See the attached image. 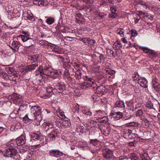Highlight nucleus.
I'll list each match as a JSON object with an SVG mask.
<instances>
[{
  "label": "nucleus",
  "mask_w": 160,
  "mask_h": 160,
  "mask_svg": "<svg viewBox=\"0 0 160 160\" xmlns=\"http://www.w3.org/2000/svg\"><path fill=\"white\" fill-rule=\"evenodd\" d=\"M25 134H22L17 138L15 141H11L7 145V149L5 151L4 155L8 157L13 158L17 153L16 149L17 145L22 146L26 143Z\"/></svg>",
  "instance_id": "obj_1"
},
{
  "label": "nucleus",
  "mask_w": 160,
  "mask_h": 160,
  "mask_svg": "<svg viewBox=\"0 0 160 160\" xmlns=\"http://www.w3.org/2000/svg\"><path fill=\"white\" fill-rule=\"evenodd\" d=\"M31 109L33 112L32 113L34 115V123L35 125H38L42 120L41 114V109L37 106H32Z\"/></svg>",
  "instance_id": "obj_2"
},
{
  "label": "nucleus",
  "mask_w": 160,
  "mask_h": 160,
  "mask_svg": "<svg viewBox=\"0 0 160 160\" xmlns=\"http://www.w3.org/2000/svg\"><path fill=\"white\" fill-rule=\"evenodd\" d=\"M6 71L9 74V80L16 82L18 79L19 78L17 73L13 68L8 67L6 69Z\"/></svg>",
  "instance_id": "obj_3"
},
{
  "label": "nucleus",
  "mask_w": 160,
  "mask_h": 160,
  "mask_svg": "<svg viewBox=\"0 0 160 160\" xmlns=\"http://www.w3.org/2000/svg\"><path fill=\"white\" fill-rule=\"evenodd\" d=\"M28 37L22 35L18 36V38H21L23 42H25L24 45L26 47H29L32 45L33 40Z\"/></svg>",
  "instance_id": "obj_4"
},
{
  "label": "nucleus",
  "mask_w": 160,
  "mask_h": 160,
  "mask_svg": "<svg viewBox=\"0 0 160 160\" xmlns=\"http://www.w3.org/2000/svg\"><path fill=\"white\" fill-rule=\"evenodd\" d=\"M42 138L43 137L42 136L36 133H33L31 135V140L36 141L37 144L34 145V146L38 147L41 146L40 145V142H41Z\"/></svg>",
  "instance_id": "obj_5"
},
{
  "label": "nucleus",
  "mask_w": 160,
  "mask_h": 160,
  "mask_svg": "<svg viewBox=\"0 0 160 160\" xmlns=\"http://www.w3.org/2000/svg\"><path fill=\"white\" fill-rule=\"evenodd\" d=\"M103 155L105 158L110 159L113 156L112 151L108 148L105 149L103 150Z\"/></svg>",
  "instance_id": "obj_6"
},
{
  "label": "nucleus",
  "mask_w": 160,
  "mask_h": 160,
  "mask_svg": "<svg viewBox=\"0 0 160 160\" xmlns=\"http://www.w3.org/2000/svg\"><path fill=\"white\" fill-rule=\"evenodd\" d=\"M50 156L58 157L61 156L63 155L62 152L58 150L52 149L50 150L48 152Z\"/></svg>",
  "instance_id": "obj_7"
},
{
  "label": "nucleus",
  "mask_w": 160,
  "mask_h": 160,
  "mask_svg": "<svg viewBox=\"0 0 160 160\" xmlns=\"http://www.w3.org/2000/svg\"><path fill=\"white\" fill-rule=\"evenodd\" d=\"M23 15L24 18L27 20L28 22H30L35 20V18L32 14H29L28 12H24L23 14Z\"/></svg>",
  "instance_id": "obj_8"
},
{
  "label": "nucleus",
  "mask_w": 160,
  "mask_h": 160,
  "mask_svg": "<svg viewBox=\"0 0 160 160\" xmlns=\"http://www.w3.org/2000/svg\"><path fill=\"white\" fill-rule=\"evenodd\" d=\"M20 43L18 42L15 41H13L11 46H10L11 49L14 52L18 51L20 47Z\"/></svg>",
  "instance_id": "obj_9"
},
{
  "label": "nucleus",
  "mask_w": 160,
  "mask_h": 160,
  "mask_svg": "<svg viewBox=\"0 0 160 160\" xmlns=\"http://www.w3.org/2000/svg\"><path fill=\"white\" fill-rule=\"evenodd\" d=\"M10 97L12 100L13 102H16L17 103L19 102H21L22 100V98L19 97V95L16 93H13Z\"/></svg>",
  "instance_id": "obj_10"
},
{
  "label": "nucleus",
  "mask_w": 160,
  "mask_h": 160,
  "mask_svg": "<svg viewBox=\"0 0 160 160\" xmlns=\"http://www.w3.org/2000/svg\"><path fill=\"white\" fill-rule=\"evenodd\" d=\"M55 88L58 89L60 92H62L66 89V85L64 82H59L55 86Z\"/></svg>",
  "instance_id": "obj_11"
},
{
  "label": "nucleus",
  "mask_w": 160,
  "mask_h": 160,
  "mask_svg": "<svg viewBox=\"0 0 160 160\" xmlns=\"http://www.w3.org/2000/svg\"><path fill=\"white\" fill-rule=\"evenodd\" d=\"M110 115L117 120L123 117V114L120 112H113L110 113Z\"/></svg>",
  "instance_id": "obj_12"
},
{
  "label": "nucleus",
  "mask_w": 160,
  "mask_h": 160,
  "mask_svg": "<svg viewBox=\"0 0 160 160\" xmlns=\"http://www.w3.org/2000/svg\"><path fill=\"white\" fill-rule=\"evenodd\" d=\"M125 105L123 101H117L115 104V107L119 109H123L124 108Z\"/></svg>",
  "instance_id": "obj_13"
},
{
  "label": "nucleus",
  "mask_w": 160,
  "mask_h": 160,
  "mask_svg": "<svg viewBox=\"0 0 160 160\" xmlns=\"http://www.w3.org/2000/svg\"><path fill=\"white\" fill-rule=\"evenodd\" d=\"M102 133L105 136H107L109 134L110 132L111 129L109 127H105L104 126H102L100 128Z\"/></svg>",
  "instance_id": "obj_14"
},
{
  "label": "nucleus",
  "mask_w": 160,
  "mask_h": 160,
  "mask_svg": "<svg viewBox=\"0 0 160 160\" xmlns=\"http://www.w3.org/2000/svg\"><path fill=\"white\" fill-rule=\"evenodd\" d=\"M38 66L37 63L31 64L26 67L24 68V71L26 72L34 70Z\"/></svg>",
  "instance_id": "obj_15"
},
{
  "label": "nucleus",
  "mask_w": 160,
  "mask_h": 160,
  "mask_svg": "<svg viewBox=\"0 0 160 160\" xmlns=\"http://www.w3.org/2000/svg\"><path fill=\"white\" fill-rule=\"evenodd\" d=\"M39 55L38 54L31 55L28 56V59L32 63L35 62L39 59Z\"/></svg>",
  "instance_id": "obj_16"
},
{
  "label": "nucleus",
  "mask_w": 160,
  "mask_h": 160,
  "mask_svg": "<svg viewBox=\"0 0 160 160\" xmlns=\"http://www.w3.org/2000/svg\"><path fill=\"white\" fill-rule=\"evenodd\" d=\"M138 83L142 87L146 88L148 87L147 85L148 82L146 78L144 77L142 78L138 81Z\"/></svg>",
  "instance_id": "obj_17"
},
{
  "label": "nucleus",
  "mask_w": 160,
  "mask_h": 160,
  "mask_svg": "<svg viewBox=\"0 0 160 160\" xmlns=\"http://www.w3.org/2000/svg\"><path fill=\"white\" fill-rule=\"evenodd\" d=\"M85 84L86 85V87H85V89L88 88H89L94 90L96 88V84L94 82H85Z\"/></svg>",
  "instance_id": "obj_18"
},
{
  "label": "nucleus",
  "mask_w": 160,
  "mask_h": 160,
  "mask_svg": "<svg viewBox=\"0 0 160 160\" xmlns=\"http://www.w3.org/2000/svg\"><path fill=\"white\" fill-rule=\"evenodd\" d=\"M42 125L46 131L49 130L50 128H52L53 127V123L51 122H44Z\"/></svg>",
  "instance_id": "obj_19"
},
{
  "label": "nucleus",
  "mask_w": 160,
  "mask_h": 160,
  "mask_svg": "<svg viewBox=\"0 0 160 160\" xmlns=\"http://www.w3.org/2000/svg\"><path fill=\"white\" fill-rule=\"evenodd\" d=\"M76 21L78 23H80L82 22V20L84 19L83 16L80 13H77L75 16Z\"/></svg>",
  "instance_id": "obj_20"
},
{
  "label": "nucleus",
  "mask_w": 160,
  "mask_h": 160,
  "mask_svg": "<svg viewBox=\"0 0 160 160\" xmlns=\"http://www.w3.org/2000/svg\"><path fill=\"white\" fill-rule=\"evenodd\" d=\"M46 22L49 25H51L55 22V19L54 18L52 17H46Z\"/></svg>",
  "instance_id": "obj_21"
},
{
  "label": "nucleus",
  "mask_w": 160,
  "mask_h": 160,
  "mask_svg": "<svg viewBox=\"0 0 160 160\" xmlns=\"http://www.w3.org/2000/svg\"><path fill=\"white\" fill-rule=\"evenodd\" d=\"M122 45L119 42L117 41L113 45V48L116 50L120 49L122 48Z\"/></svg>",
  "instance_id": "obj_22"
},
{
  "label": "nucleus",
  "mask_w": 160,
  "mask_h": 160,
  "mask_svg": "<svg viewBox=\"0 0 160 160\" xmlns=\"http://www.w3.org/2000/svg\"><path fill=\"white\" fill-rule=\"evenodd\" d=\"M44 71L45 75H47V74H49L51 69V67L48 64L45 65L43 66Z\"/></svg>",
  "instance_id": "obj_23"
},
{
  "label": "nucleus",
  "mask_w": 160,
  "mask_h": 160,
  "mask_svg": "<svg viewBox=\"0 0 160 160\" xmlns=\"http://www.w3.org/2000/svg\"><path fill=\"white\" fill-rule=\"evenodd\" d=\"M48 75L50 77L53 78H57L58 76V73L57 71H51L48 74Z\"/></svg>",
  "instance_id": "obj_24"
},
{
  "label": "nucleus",
  "mask_w": 160,
  "mask_h": 160,
  "mask_svg": "<svg viewBox=\"0 0 160 160\" xmlns=\"http://www.w3.org/2000/svg\"><path fill=\"white\" fill-rule=\"evenodd\" d=\"M36 72H38L40 73L41 76L45 75V72L44 71L43 66L42 65H40L39 66L38 69L36 71Z\"/></svg>",
  "instance_id": "obj_25"
},
{
  "label": "nucleus",
  "mask_w": 160,
  "mask_h": 160,
  "mask_svg": "<svg viewBox=\"0 0 160 160\" xmlns=\"http://www.w3.org/2000/svg\"><path fill=\"white\" fill-rule=\"evenodd\" d=\"M82 75V71L80 69L77 70L75 72V77L78 80H80L81 79Z\"/></svg>",
  "instance_id": "obj_26"
},
{
  "label": "nucleus",
  "mask_w": 160,
  "mask_h": 160,
  "mask_svg": "<svg viewBox=\"0 0 160 160\" xmlns=\"http://www.w3.org/2000/svg\"><path fill=\"white\" fill-rule=\"evenodd\" d=\"M148 55L149 58H156L158 55L154 51L151 50L149 51Z\"/></svg>",
  "instance_id": "obj_27"
},
{
  "label": "nucleus",
  "mask_w": 160,
  "mask_h": 160,
  "mask_svg": "<svg viewBox=\"0 0 160 160\" xmlns=\"http://www.w3.org/2000/svg\"><path fill=\"white\" fill-rule=\"evenodd\" d=\"M154 103H152L151 101H149L146 103V105L147 107L149 109H153L155 110V108L154 107Z\"/></svg>",
  "instance_id": "obj_28"
},
{
  "label": "nucleus",
  "mask_w": 160,
  "mask_h": 160,
  "mask_svg": "<svg viewBox=\"0 0 160 160\" xmlns=\"http://www.w3.org/2000/svg\"><path fill=\"white\" fill-rule=\"evenodd\" d=\"M83 79L84 81H87V82H94V79L90 77H89L88 75L83 76Z\"/></svg>",
  "instance_id": "obj_29"
},
{
  "label": "nucleus",
  "mask_w": 160,
  "mask_h": 160,
  "mask_svg": "<svg viewBox=\"0 0 160 160\" xmlns=\"http://www.w3.org/2000/svg\"><path fill=\"white\" fill-rule=\"evenodd\" d=\"M139 125V123L138 122H131L129 123H126V126L127 127H137Z\"/></svg>",
  "instance_id": "obj_30"
},
{
  "label": "nucleus",
  "mask_w": 160,
  "mask_h": 160,
  "mask_svg": "<svg viewBox=\"0 0 160 160\" xmlns=\"http://www.w3.org/2000/svg\"><path fill=\"white\" fill-rule=\"evenodd\" d=\"M71 125V123L69 120H63L62 122V125L66 127H69Z\"/></svg>",
  "instance_id": "obj_31"
},
{
  "label": "nucleus",
  "mask_w": 160,
  "mask_h": 160,
  "mask_svg": "<svg viewBox=\"0 0 160 160\" xmlns=\"http://www.w3.org/2000/svg\"><path fill=\"white\" fill-rule=\"evenodd\" d=\"M102 87H98L97 86H96V88L95 89L96 90V92L98 94V95L100 96L102 95V92H103L101 89Z\"/></svg>",
  "instance_id": "obj_32"
},
{
  "label": "nucleus",
  "mask_w": 160,
  "mask_h": 160,
  "mask_svg": "<svg viewBox=\"0 0 160 160\" xmlns=\"http://www.w3.org/2000/svg\"><path fill=\"white\" fill-rule=\"evenodd\" d=\"M130 158L131 160H139L138 156L135 153H132Z\"/></svg>",
  "instance_id": "obj_33"
},
{
  "label": "nucleus",
  "mask_w": 160,
  "mask_h": 160,
  "mask_svg": "<svg viewBox=\"0 0 160 160\" xmlns=\"http://www.w3.org/2000/svg\"><path fill=\"white\" fill-rule=\"evenodd\" d=\"M79 40L82 41L85 44L88 45L89 38H83L79 39Z\"/></svg>",
  "instance_id": "obj_34"
},
{
  "label": "nucleus",
  "mask_w": 160,
  "mask_h": 160,
  "mask_svg": "<svg viewBox=\"0 0 160 160\" xmlns=\"http://www.w3.org/2000/svg\"><path fill=\"white\" fill-rule=\"evenodd\" d=\"M143 114V111L141 109H140L137 111L136 113V115L137 117L141 118Z\"/></svg>",
  "instance_id": "obj_35"
},
{
  "label": "nucleus",
  "mask_w": 160,
  "mask_h": 160,
  "mask_svg": "<svg viewBox=\"0 0 160 160\" xmlns=\"http://www.w3.org/2000/svg\"><path fill=\"white\" fill-rule=\"evenodd\" d=\"M48 136L51 140L54 141L56 139V138L58 137L54 135L52 133H50L48 134Z\"/></svg>",
  "instance_id": "obj_36"
},
{
  "label": "nucleus",
  "mask_w": 160,
  "mask_h": 160,
  "mask_svg": "<svg viewBox=\"0 0 160 160\" xmlns=\"http://www.w3.org/2000/svg\"><path fill=\"white\" fill-rule=\"evenodd\" d=\"M144 135L147 139H149L151 135V132L150 131H145L144 132Z\"/></svg>",
  "instance_id": "obj_37"
},
{
  "label": "nucleus",
  "mask_w": 160,
  "mask_h": 160,
  "mask_svg": "<svg viewBox=\"0 0 160 160\" xmlns=\"http://www.w3.org/2000/svg\"><path fill=\"white\" fill-rule=\"evenodd\" d=\"M132 78L134 81L138 80V81L141 79L139 78L140 77L138 73L134 74Z\"/></svg>",
  "instance_id": "obj_38"
},
{
  "label": "nucleus",
  "mask_w": 160,
  "mask_h": 160,
  "mask_svg": "<svg viewBox=\"0 0 160 160\" xmlns=\"http://www.w3.org/2000/svg\"><path fill=\"white\" fill-rule=\"evenodd\" d=\"M32 118L30 116L28 117V114H26L25 116L23 118V121L26 122H28L29 121L32 120Z\"/></svg>",
  "instance_id": "obj_39"
},
{
  "label": "nucleus",
  "mask_w": 160,
  "mask_h": 160,
  "mask_svg": "<svg viewBox=\"0 0 160 160\" xmlns=\"http://www.w3.org/2000/svg\"><path fill=\"white\" fill-rule=\"evenodd\" d=\"M116 32L118 34L121 35V37H123V36H122L121 35L122 34L123 35H124V31L123 29L121 28H118Z\"/></svg>",
  "instance_id": "obj_40"
},
{
  "label": "nucleus",
  "mask_w": 160,
  "mask_h": 160,
  "mask_svg": "<svg viewBox=\"0 0 160 160\" xmlns=\"http://www.w3.org/2000/svg\"><path fill=\"white\" fill-rule=\"evenodd\" d=\"M101 119H102L100 122L102 123L106 124L108 122V119L105 117L103 116L102 118H101Z\"/></svg>",
  "instance_id": "obj_41"
},
{
  "label": "nucleus",
  "mask_w": 160,
  "mask_h": 160,
  "mask_svg": "<svg viewBox=\"0 0 160 160\" xmlns=\"http://www.w3.org/2000/svg\"><path fill=\"white\" fill-rule=\"evenodd\" d=\"M132 131L131 130H130L129 129H128L127 130H124V133L125 137H128V135H129L131 134L132 132Z\"/></svg>",
  "instance_id": "obj_42"
},
{
  "label": "nucleus",
  "mask_w": 160,
  "mask_h": 160,
  "mask_svg": "<svg viewBox=\"0 0 160 160\" xmlns=\"http://www.w3.org/2000/svg\"><path fill=\"white\" fill-rule=\"evenodd\" d=\"M48 42L43 40H41L39 42V43L40 44L43 46L48 45Z\"/></svg>",
  "instance_id": "obj_43"
},
{
  "label": "nucleus",
  "mask_w": 160,
  "mask_h": 160,
  "mask_svg": "<svg viewBox=\"0 0 160 160\" xmlns=\"http://www.w3.org/2000/svg\"><path fill=\"white\" fill-rule=\"evenodd\" d=\"M52 52H55L56 53H59L60 52V51L58 47L57 46H56L55 47H54V48H52Z\"/></svg>",
  "instance_id": "obj_44"
},
{
  "label": "nucleus",
  "mask_w": 160,
  "mask_h": 160,
  "mask_svg": "<svg viewBox=\"0 0 160 160\" xmlns=\"http://www.w3.org/2000/svg\"><path fill=\"white\" fill-rule=\"evenodd\" d=\"M148 154L147 153H144L141 156L142 160H148Z\"/></svg>",
  "instance_id": "obj_45"
},
{
  "label": "nucleus",
  "mask_w": 160,
  "mask_h": 160,
  "mask_svg": "<svg viewBox=\"0 0 160 160\" xmlns=\"http://www.w3.org/2000/svg\"><path fill=\"white\" fill-rule=\"evenodd\" d=\"M96 41L95 40H92L89 38L88 45L89 46H92L95 42Z\"/></svg>",
  "instance_id": "obj_46"
},
{
  "label": "nucleus",
  "mask_w": 160,
  "mask_h": 160,
  "mask_svg": "<svg viewBox=\"0 0 160 160\" xmlns=\"http://www.w3.org/2000/svg\"><path fill=\"white\" fill-rule=\"evenodd\" d=\"M127 135H128V137L129 138L131 139L132 138H134L135 137H136L137 136V134L135 133H132V132L131 134Z\"/></svg>",
  "instance_id": "obj_47"
},
{
  "label": "nucleus",
  "mask_w": 160,
  "mask_h": 160,
  "mask_svg": "<svg viewBox=\"0 0 160 160\" xmlns=\"http://www.w3.org/2000/svg\"><path fill=\"white\" fill-rule=\"evenodd\" d=\"M28 148L27 146L25 147H23L20 150V152L22 153H23L28 150Z\"/></svg>",
  "instance_id": "obj_48"
},
{
  "label": "nucleus",
  "mask_w": 160,
  "mask_h": 160,
  "mask_svg": "<svg viewBox=\"0 0 160 160\" xmlns=\"http://www.w3.org/2000/svg\"><path fill=\"white\" fill-rule=\"evenodd\" d=\"M97 115L99 116H102L104 114V112L100 110L96 111Z\"/></svg>",
  "instance_id": "obj_49"
},
{
  "label": "nucleus",
  "mask_w": 160,
  "mask_h": 160,
  "mask_svg": "<svg viewBox=\"0 0 160 160\" xmlns=\"http://www.w3.org/2000/svg\"><path fill=\"white\" fill-rule=\"evenodd\" d=\"M81 1H83L86 4H92L93 3V1L92 0H80Z\"/></svg>",
  "instance_id": "obj_50"
},
{
  "label": "nucleus",
  "mask_w": 160,
  "mask_h": 160,
  "mask_svg": "<svg viewBox=\"0 0 160 160\" xmlns=\"http://www.w3.org/2000/svg\"><path fill=\"white\" fill-rule=\"evenodd\" d=\"M132 36L133 37H136L138 34L137 31L135 30H132L131 32Z\"/></svg>",
  "instance_id": "obj_51"
},
{
  "label": "nucleus",
  "mask_w": 160,
  "mask_h": 160,
  "mask_svg": "<svg viewBox=\"0 0 160 160\" xmlns=\"http://www.w3.org/2000/svg\"><path fill=\"white\" fill-rule=\"evenodd\" d=\"M152 87L156 91H160V85L159 84H158L157 85H154Z\"/></svg>",
  "instance_id": "obj_52"
},
{
  "label": "nucleus",
  "mask_w": 160,
  "mask_h": 160,
  "mask_svg": "<svg viewBox=\"0 0 160 160\" xmlns=\"http://www.w3.org/2000/svg\"><path fill=\"white\" fill-rule=\"evenodd\" d=\"M53 88L51 87H48L47 88V91L48 93H53Z\"/></svg>",
  "instance_id": "obj_53"
},
{
  "label": "nucleus",
  "mask_w": 160,
  "mask_h": 160,
  "mask_svg": "<svg viewBox=\"0 0 160 160\" xmlns=\"http://www.w3.org/2000/svg\"><path fill=\"white\" fill-rule=\"evenodd\" d=\"M117 16V15L116 13H112L109 14V17L112 18H114L116 17Z\"/></svg>",
  "instance_id": "obj_54"
},
{
  "label": "nucleus",
  "mask_w": 160,
  "mask_h": 160,
  "mask_svg": "<svg viewBox=\"0 0 160 160\" xmlns=\"http://www.w3.org/2000/svg\"><path fill=\"white\" fill-rule=\"evenodd\" d=\"M152 86L155 85H157L158 84H159L158 82V80L156 78H154L152 81Z\"/></svg>",
  "instance_id": "obj_55"
},
{
  "label": "nucleus",
  "mask_w": 160,
  "mask_h": 160,
  "mask_svg": "<svg viewBox=\"0 0 160 160\" xmlns=\"http://www.w3.org/2000/svg\"><path fill=\"white\" fill-rule=\"evenodd\" d=\"M142 49L143 50V51L145 52V53H147L148 54L151 50L150 49H148V48L146 47H142Z\"/></svg>",
  "instance_id": "obj_56"
},
{
  "label": "nucleus",
  "mask_w": 160,
  "mask_h": 160,
  "mask_svg": "<svg viewBox=\"0 0 160 160\" xmlns=\"http://www.w3.org/2000/svg\"><path fill=\"white\" fill-rule=\"evenodd\" d=\"M137 142L134 140L133 142H128V144L131 146H135L136 145Z\"/></svg>",
  "instance_id": "obj_57"
},
{
  "label": "nucleus",
  "mask_w": 160,
  "mask_h": 160,
  "mask_svg": "<svg viewBox=\"0 0 160 160\" xmlns=\"http://www.w3.org/2000/svg\"><path fill=\"white\" fill-rule=\"evenodd\" d=\"M139 4L140 5H141L143 6H145L147 7V8L148 7L147 3H146V2H144V1H139Z\"/></svg>",
  "instance_id": "obj_58"
},
{
  "label": "nucleus",
  "mask_w": 160,
  "mask_h": 160,
  "mask_svg": "<svg viewBox=\"0 0 160 160\" xmlns=\"http://www.w3.org/2000/svg\"><path fill=\"white\" fill-rule=\"evenodd\" d=\"M51 133H52L54 135L56 136L57 137H58V134L59 133L57 129H55L52 131L51 132Z\"/></svg>",
  "instance_id": "obj_59"
},
{
  "label": "nucleus",
  "mask_w": 160,
  "mask_h": 160,
  "mask_svg": "<svg viewBox=\"0 0 160 160\" xmlns=\"http://www.w3.org/2000/svg\"><path fill=\"white\" fill-rule=\"evenodd\" d=\"M110 9H111V11L112 12V13H115L116 11V8L114 6H112V7H111L110 8Z\"/></svg>",
  "instance_id": "obj_60"
},
{
  "label": "nucleus",
  "mask_w": 160,
  "mask_h": 160,
  "mask_svg": "<svg viewBox=\"0 0 160 160\" xmlns=\"http://www.w3.org/2000/svg\"><path fill=\"white\" fill-rule=\"evenodd\" d=\"M2 78L6 80H8L9 79V75H7L5 73L2 76Z\"/></svg>",
  "instance_id": "obj_61"
},
{
  "label": "nucleus",
  "mask_w": 160,
  "mask_h": 160,
  "mask_svg": "<svg viewBox=\"0 0 160 160\" xmlns=\"http://www.w3.org/2000/svg\"><path fill=\"white\" fill-rule=\"evenodd\" d=\"M99 59L101 62H103L105 59V58L103 54H101L99 56Z\"/></svg>",
  "instance_id": "obj_62"
},
{
  "label": "nucleus",
  "mask_w": 160,
  "mask_h": 160,
  "mask_svg": "<svg viewBox=\"0 0 160 160\" xmlns=\"http://www.w3.org/2000/svg\"><path fill=\"white\" fill-rule=\"evenodd\" d=\"M22 33L23 35H25V36H26L27 37H29L30 36V34L28 32L22 31Z\"/></svg>",
  "instance_id": "obj_63"
},
{
  "label": "nucleus",
  "mask_w": 160,
  "mask_h": 160,
  "mask_svg": "<svg viewBox=\"0 0 160 160\" xmlns=\"http://www.w3.org/2000/svg\"><path fill=\"white\" fill-rule=\"evenodd\" d=\"M60 31L62 33L66 32V30L63 27H61L60 28Z\"/></svg>",
  "instance_id": "obj_64"
}]
</instances>
